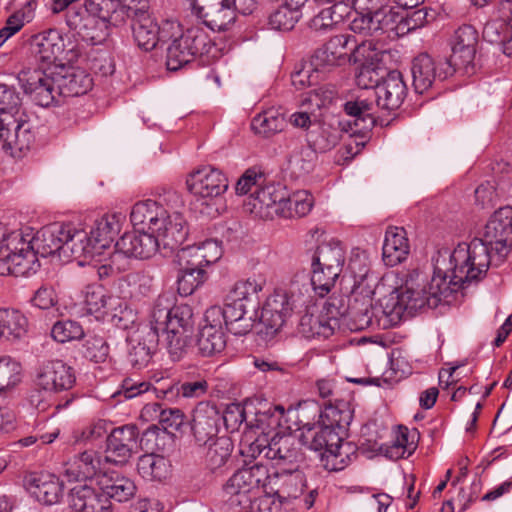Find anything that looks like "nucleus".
Instances as JSON below:
<instances>
[{
  "label": "nucleus",
  "instance_id": "43",
  "mask_svg": "<svg viewBox=\"0 0 512 512\" xmlns=\"http://www.w3.org/2000/svg\"><path fill=\"white\" fill-rule=\"evenodd\" d=\"M263 289V282L255 278L237 281L226 295L229 300L242 303L251 311L256 312L259 304L258 294Z\"/></svg>",
  "mask_w": 512,
  "mask_h": 512
},
{
  "label": "nucleus",
  "instance_id": "17",
  "mask_svg": "<svg viewBox=\"0 0 512 512\" xmlns=\"http://www.w3.org/2000/svg\"><path fill=\"white\" fill-rule=\"evenodd\" d=\"M33 142V135L25 121L14 114L2 113L0 116V146L11 157H21Z\"/></svg>",
  "mask_w": 512,
  "mask_h": 512
},
{
  "label": "nucleus",
  "instance_id": "33",
  "mask_svg": "<svg viewBox=\"0 0 512 512\" xmlns=\"http://www.w3.org/2000/svg\"><path fill=\"white\" fill-rule=\"evenodd\" d=\"M407 87L401 72L390 71L375 90L377 105L385 110L400 107L406 96Z\"/></svg>",
  "mask_w": 512,
  "mask_h": 512
},
{
  "label": "nucleus",
  "instance_id": "60",
  "mask_svg": "<svg viewBox=\"0 0 512 512\" xmlns=\"http://www.w3.org/2000/svg\"><path fill=\"white\" fill-rule=\"evenodd\" d=\"M379 54V59L375 61H360L362 63L361 67L359 68L358 73L356 74V83L360 88L363 89H369L373 87H377L378 84H380L379 79V73L377 71V68L374 67V63L380 61L382 59V53L377 51Z\"/></svg>",
  "mask_w": 512,
  "mask_h": 512
},
{
  "label": "nucleus",
  "instance_id": "29",
  "mask_svg": "<svg viewBox=\"0 0 512 512\" xmlns=\"http://www.w3.org/2000/svg\"><path fill=\"white\" fill-rule=\"evenodd\" d=\"M54 70L60 98L84 95L93 86L91 76L81 68L56 65Z\"/></svg>",
  "mask_w": 512,
  "mask_h": 512
},
{
  "label": "nucleus",
  "instance_id": "11",
  "mask_svg": "<svg viewBox=\"0 0 512 512\" xmlns=\"http://www.w3.org/2000/svg\"><path fill=\"white\" fill-rule=\"evenodd\" d=\"M271 484L266 465L256 463L237 470L224 484L223 491L232 502L246 506L262 489Z\"/></svg>",
  "mask_w": 512,
  "mask_h": 512
},
{
  "label": "nucleus",
  "instance_id": "7",
  "mask_svg": "<svg viewBox=\"0 0 512 512\" xmlns=\"http://www.w3.org/2000/svg\"><path fill=\"white\" fill-rule=\"evenodd\" d=\"M379 59L375 44L372 41H364L358 44L351 35H337L320 49L312 60L316 70H325L348 62L375 61Z\"/></svg>",
  "mask_w": 512,
  "mask_h": 512
},
{
  "label": "nucleus",
  "instance_id": "59",
  "mask_svg": "<svg viewBox=\"0 0 512 512\" xmlns=\"http://www.w3.org/2000/svg\"><path fill=\"white\" fill-rule=\"evenodd\" d=\"M349 28L354 33L363 36H372L376 33L374 12L354 9Z\"/></svg>",
  "mask_w": 512,
  "mask_h": 512
},
{
  "label": "nucleus",
  "instance_id": "56",
  "mask_svg": "<svg viewBox=\"0 0 512 512\" xmlns=\"http://www.w3.org/2000/svg\"><path fill=\"white\" fill-rule=\"evenodd\" d=\"M51 335L59 343L80 339L84 335L82 326L72 320L58 321L52 329Z\"/></svg>",
  "mask_w": 512,
  "mask_h": 512
},
{
  "label": "nucleus",
  "instance_id": "44",
  "mask_svg": "<svg viewBox=\"0 0 512 512\" xmlns=\"http://www.w3.org/2000/svg\"><path fill=\"white\" fill-rule=\"evenodd\" d=\"M28 319L15 309H0V328L4 339L15 341L24 338L28 333Z\"/></svg>",
  "mask_w": 512,
  "mask_h": 512
},
{
  "label": "nucleus",
  "instance_id": "23",
  "mask_svg": "<svg viewBox=\"0 0 512 512\" xmlns=\"http://www.w3.org/2000/svg\"><path fill=\"white\" fill-rule=\"evenodd\" d=\"M220 317L218 309H207L205 312L203 325L200 327L196 341L198 352L204 357L220 353L226 346Z\"/></svg>",
  "mask_w": 512,
  "mask_h": 512
},
{
  "label": "nucleus",
  "instance_id": "19",
  "mask_svg": "<svg viewBox=\"0 0 512 512\" xmlns=\"http://www.w3.org/2000/svg\"><path fill=\"white\" fill-rule=\"evenodd\" d=\"M374 18L376 33L381 31L401 37L421 26L425 15L421 10L407 15L397 7L383 5L374 11Z\"/></svg>",
  "mask_w": 512,
  "mask_h": 512
},
{
  "label": "nucleus",
  "instance_id": "35",
  "mask_svg": "<svg viewBox=\"0 0 512 512\" xmlns=\"http://www.w3.org/2000/svg\"><path fill=\"white\" fill-rule=\"evenodd\" d=\"M338 326L336 318L323 314L317 307L308 309L300 318L298 331L305 338L327 339Z\"/></svg>",
  "mask_w": 512,
  "mask_h": 512
},
{
  "label": "nucleus",
  "instance_id": "26",
  "mask_svg": "<svg viewBox=\"0 0 512 512\" xmlns=\"http://www.w3.org/2000/svg\"><path fill=\"white\" fill-rule=\"evenodd\" d=\"M478 43V33L476 29L470 25L459 27L452 38V54L448 63L456 69H468L473 63L476 54V46Z\"/></svg>",
  "mask_w": 512,
  "mask_h": 512
},
{
  "label": "nucleus",
  "instance_id": "52",
  "mask_svg": "<svg viewBox=\"0 0 512 512\" xmlns=\"http://www.w3.org/2000/svg\"><path fill=\"white\" fill-rule=\"evenodd\" d=\"M340 135L336 129L321 127L318 131L308 134V142L315 152L325 153L333 149L339 142Z\"/></svg>",
  "mask_w": 512,
  "mask_h": 512
},
{
  "label": "nucleus",
  "instance_id": "37",
  "mask_svg": "<svg viewBox=\"0 0 512 512\" xmlns=\"http://www.w3.org/2000/svg\"><path fill=\"white\" fill-rule=\"evenodd\" d=\"M180 26L174 22H167L160 30L157 23L148 15L139 16L133 23V36L138 46L146 51L152 50L158 40L160 34H164L168 30L179 29Z\"/></svg>",
  "mask_w": 512,
  "mask_h": 512
},
{
  "label": "nucleus",
  "instance_id": "22",
  "mask_svg": "<svg viewBox=\"0 0 512 512\" xmlns=\"http://www.w3.org/2000/svg\"><path fill=\"white\" fill-rule=\"evenodd\" d=\"M76 381L72 367L61 360L44 362L37 370L35 384L46 392H62L71 389Z\"/></svg>",
  "mask_w": 512,
  "mask_h": 512
},
{
  "label": "nucleus",
  "instance_id": "46",
  "mask_svg": "<svg viewBox=\"0 0 512 512\" xmlns=\"http://www.w3.org/2000/svg\"><path fill=\"white\" fill-rule=\"evenodd\" d=\"M168 462L160 455L147 453L139 457L137 470L147 480H161L168 474Z\"/></svg>",
  "mask_w": 512,
  "mask_h": 512
},
{
  "label": "nucleus",
  "instance_id": "6",
  "mask_svg": "<svg viewBox=\"0 0 512 512\" xmlns=\"http://www.w3.org/2000/svg\"><path fill=\"white\" fill-rule=\"evenodd\" d=\"M159 242L150 231H132L125 233L115 244V251L102 258L94 259L100 278L109 277L126 271L129 257L148 259L160 250Z\"/></svg>",
  "mask_w": 512,
  "mask_h": 512
},
{
  "label": "nucleus",
  "instance_id": "12",
  "mask_svg": "<svg viewBox=\"0 0 512 512\" xmlns=\"http://www.w3.org/2000/svg\"><path fill=\"white\" fill-rule=\"evenodd\" d=\"M211 41L203 28L194 26L175 37L167 47V68L176 71L197 56L209 53Z\"/></svg>",
  "mask_w": 512,
  "mask_h": 512
},
{
  "label": "nucleus",
  "instance_id": "64",
  "mask_svg": "<svg viewBox=\"0 0 512 512\" xmlns=\"http://www.w3.org/2000/svg\"><path fill=\"white\" fill-rule=\"evenodd\" d=\"M299 441L302 445L314 451H326L325 427L307 428L300 434Z\"/></svg>",
  "mask_w": 512,
  "mask_h": 512
},
{
  "label": "nucleus",
  "instance_id": "30",
  "mask_svg": "<svg viewBox=\"0 0 512 512\" xmlns=\"http://www.w3.org/2000/svg\"><path fill=\"white\" fill-rule=\"evenodd\" d=\"M221 414L209 403H199L193 411L191 429L195 440L200 445L207 444L218 433Z\"/></svg>",
  "mask_w": 512,
  "mask_h": 512
},
{
  "label": "nucleus",
  "instance_id": "40",
  "mask_svg": "<svg viewBox=\"0 0 512 512\" xmlns=\"http://www.w3.org/2000/svg\"><path fill=\"white\" fill-rule=\"evenodd\" d=\"M286 118L280 108L270 107L256 114L251 120L252 131L263 138H270L286 127Z\"/></svg>",
  "mask_w": 512,
  "mask_h": 512
},
{
  "label": "nucleus",
  "instance_id": "20",
  "mask_svg": "<svg viewBox=\"0 0 512 512\" xmlns=\"http://www.w3.org/2000/svg\"><path fill=\"white\" fill-rule=\"evenodd\" d=\"M138 429L135 425L117 427L107 437L104 462L117 466L126 465L138 452Z\"/></svg>",
  "mask_w": 512,
  "mask_h": 512
},
{
  "label": "nucleus",
  "instance_id": "8",
  "mask_svg": "<svg viewBox=\"0 0 512 512\" xmlns=\"http://www.w3.org/2000/svg\"><path fill=\"white\" fill-rule=\"evenodd\" d=\"M345 263V249L338 240L321 243L312 258L311 285L321 297L335 285Z\"/></svg>",
  "mask_w": 512,
  "mask_h": 512
},
{
  "label": "nucleus",
  "instance_id": "58",
  "mask_svg": "<svg viewBox=\"0 0 512 512\" xmlns=\"http://www.w3.org/2000/svg\"><path fill=\"white\" fill-rule=\"evenodd\" d=\"M178 292L183 296L191 295L206 279L205 270L178 271Z\"/></svg>",
  "mask_w": 512,
  "mask_h": 512
},
{
  "label": "nucleus",
  "instance_id": "61",
  "mask_svg": "<svg viewBox=\"0 0 512 512\" xmlns=\"http://www.w3.org/2000/svg\"><path fill=\"white\" fill-rule=\"evenodd\" d=\"M108 353L109 347L101 336H90L83 345L84 357L95 363L105 361Z\"/></svg>",
  "mask_w": 512,
  "mask_h": 512
},
{
  "label": "nucleus",
  "instance_id": "27",
  "mask_svg": "<svg viewBox=\"0 0 512 512\" xmlns=\"http://www.w3.org/2000/svg\"><path fill=\"white\" fill-rule=\"evenodd\" d=\"M324 427L326 451L321 453L324 466L330 471L342 470L351 461L353 447L343 442L341 434L344 432L327 424Z\"/></svg>",
  "mask_w": 512,
  "mask_h": 512
},
{
  "label": "nucleus",
  "instance_id": "62",
  "mask_svg": "<svg viewBox=\"0 0 512 512\" xmlns=\"http://www.w3.org/2000/svg\"><path fill=\"white\" fill-rule=\"evenodd\" d=\"M264 182L263 172L256 167L247 169L238 179L235 185V192L237 195H245L249 193L252 188L258 189Z\"/></svg>",
  "mask_w": 512,
  "mask_h": 512
},
{
  "label": "nucleus",
  "instance_id": "55",
  "mask_svg": "<svg viewBox=\"0 0 512 512\" xmlns=\"http://www.w3.org/2000/svg\"><path fill=\"white\" fill-rule=\"evenodd\" d=\"M301 16V11H296L281 5L270 15L269 25L274 30L289 31L294 28Z\"/></svg>",
  "mask_w": 512,
  "mask_h": 512
},
{
  "label": "nucleus",
  "instance_id": "34",
  "mask_svg": "<svg viewBox=\"0 0 512 512\" xmlns=\"http://www.w3.org/2000/svg\"><path fill=\"white\" fill-rule=\"evenodd\" d=\"M25 486L32 496L46 505L58 503L63 495L62 482L49 473L30 474L25 479Z\"/></svg>",
  "mask_w": 512,
  "mask_h": 512
},
{
  "label": "nucleus",
  "instance_id": "54",
  "mask_svg": "<svg viewBox=\"0 0 512 512\" xmlns=\"http://www.w3.org/2000/svg\"><path fill=\"white\" fill-rule=\"evenodd\" d=\"M21 365L9 356L0 357V391L20 382Z\"/></svg>",
  "mask_w": 512,
  "mask_h": 512
},
{
  "label": "nucleus",
  "instance_id": "51",
  "mask_svg": "<svg viewBox=\"0 0 512 512\" xmlns=\"http://www.w3.org/2000/svg\"><path fill=\"white\" fill-rule=\"evenodd\" d=\"M345 112L354 117L356 126L361 129H369L374 125L375 119L372 116V103L364 99H357L355 101H348L344 105Z\"/></svg>",
  "mask_w": 512,
  "mask_h": 512
},
{
  "label": "nucleus",
  "instance_id": "5",
  "mask_svg": "<svg viewBox=\"0 0 512 512\" xmlns=\"http://www.w3.org/2000/svg\"><path fill=\"white\" fill-rule=\"evenodd\" d=\"M192 316V309L188 305L171 306L165 295L159 296L155 302L149 323L157 334L163 332L166 347L173 359H179L186 347L193 326Z\"/></svg>",
  "mask_w": 512,
  "mask_h": 512
},
{
  "label": "nucleus",
  "instance_id": "49",
  "mask_svg": "<svg viewBox=\"0 0 512 512\" xmlns=\"http://www.w3.org/2000/svg\"><path fill=\"white\" fill-rule=\"evenodd\" d=\"M285 202V208L290 214H282L284 218L306 216L314 205L313 196L306 190L297 191L291 196L285 191Z\"/></svg>",
  "mask_w": 512,
  "mask_h": 512
},
{
  "label": "nucleus",
  "instance_id": "53",
  "mask_svg": "<svg viewBox=\"0 0 512 512\" xmlns=\"http://www.w3.org/2000/svg\"><path fill=\"white\" fill-rule=\"evenodd\" d=\"M170 435L156 425L149 426L142 434L138 445L149 453L163 451Z\"/></svg>",
  "mask_w": 512,
  "mask_h": 512
},
{
  "label": "nucleus",
  "instance_id": "28",
  "mask_svg": "<svg viewBox=\"0 0 512 512\" xmlns=\"http://www.w3.org/2000/svg\"><path fill=\"white\" fill-rule=\"evenodd\" d=\"M209 309H218L220 312V324L225 325L234 335H246L252 328L257 317L256 312L251 311L242 303L229 300L226 296L224 306H212Z\"/></svg>",
  "mask_w": 512,
  "mask_h": 512
},
{
  "label": "nucleus",
  "instance_id": "45",
  "mask_svg": "<svg viewBox=\"0 0 512 512\" xmlns=\"http://www.w3.org/2000/svg\"><path fill=\"white\" fill-rule=\"evenodd\" d=\"M36 54L47 64H56L64 53V41L56 30H49L39 36Z\"/></svg>",
  "mask_w": 512,
  "mask_h": 512
},
{
  "label": "nucleus",
  "instance_id": "36",
  "mask_svg": "<svg viewBox=\"0 0 512 512\" xmlns=\"http://www.w3.org/2000/svg\"><path fill=\"white\" fill-rule=\"evenodd\" d=\"M410 252L407 233L404 228L390 226L385 232L382 247L383 261L387 266H396L405 261Z\"/></svg>",
  "mask_w": 512,
  "mask_h": 512
},
{
  "label": "nucleus",
  "instance_id": "14",
  "mask_svg": "<svg viewBox=\"0 0 512 512\" xmlns=\"http://www.w3.org/2000/svg\"><path fill=\"white\" fill-rule=\"evenodd\" d=\"M55 70L49 67L47 71L28 69L20 72L18 80L21 88L32 101L41 107H50L59 103L60 94Z\"/></svg>",
  "mask_w": 512,
  "mask_h": 512
},
{
  "label": "nucleus",
  "instance_id": "24",
  "mask_svg": "<svg viewBox=\"0 0 512 512\" xmlns=\"http://www.w3.org/2000/svg\"><path fill=\"white\" fill-rule=\"evenodd\" d=\"M271 491L273 492L272 504L277 500L280 505L290 504L298 499L307 487L305 474L298 468L282 470L271 477Z\"/></svg>",
  "mask_w": 512,
  "mask_h": 512
},
{
  "label": "nucleus",
  "instance_id": "39",
  "mask_svg": "<svg viewBox=\"0 0 512 512\" xmlns=\"http://www.w3.org/2000/svg\"><path fill=\"white\" fill-rule=\"evenodd\" d=\"M107 498L126 502L136 494L137 487L132 479L118 473H103L98 481Z\"/></svg>",
  "mask_w": 512,
  "mask_h": 512
},
{
  "label": "nucleus",
  "instance_id": "31",
  "mask_svg": "<svg viewBox=\"0 0 512 512\" xmlns=\"http://www.w3.org/2000/svg\"><path fill=\"white\" fill-rule=\"evenodd\" d=\"M68 499L74 512H112V503L107 496L86 484L74 486Z\"/></svg>",
  "mask_w": 512,
  "mask_h": 512
},
{
  "label": "nucleus",
  "instance_id": "16",
  "mask_svg": "<svg viewBox=\"0 0 512 512\" xmlns=\"http://www.w3.org/2000/svg\"><path fill=\"white\" fill-rule=\"evenodd\" d=\"M285 205V189L279 185L269 184L251 193L244 203V208L255 217L273 219L275 216L289 214Z\"/></svg>",
  "mask_w": 512,
  "mask_h": 512
},
{
  "label": "nucleus",
  "instance_id": "9",
  "mask_svg": "<svg viewBox=\"0 0 512 512\" xmlns=\"http://www.w3.org/2000/svg\"><path fill=\"white\" fill-rule=\"evenodd\" d=\"M85 308L97 320H109L121 329H128L135 321V314L118 296L98 284L88 285L85 290Z\"/></svg>",
  "mask_w": 512,
  "mask_h": 512
},
{
  "label": "nucleus",
  "instance_id": "25",
  "mask_svg": "<svg viewBox=\"0 0 512 512\" xmlns=\"http://www.w3.org/2000/svg\"><path fill=\"white\" fill-rule=\"evenodd\" d=\"M129 361L138 368L148 364L159 343V334L150 323L140 325L127 338Z\"/></svg>",
  "mask_w": 512,
  "mask_h": 512
},
{
  "label": "nucleus",
  "instance_id": "15",
  "mask_svg": "<svg viewBox=\"0 0 512 512\" xmlns=\"http://www.w3.org/2000/svg\"><path fill=\"white\" fill-rule=\"evenodd\" d=\"M186 186L197 201L210 205L224 195L229 183L227 177L220 170L204 166L187 176Z\"/></svg>",
  "mask_w": 512,
  "mask_h": 512
},
{
  "label": "nucleus",
  "instance_id": "1",
  "mask_svg": "<svg viewBox=\"0 0 512 512\" xmlns=\"http://www.w3.org/2000/svg\"><path fill=\"white\" fill-rule=\"evenodd\" d=\"M120 231V218L106 214L95 220L89 231L73 223H52L37 231L24 234L36 256L47 257L56 252L94 260L111 248Z\"/></svg>",
  "mask_w": 512,
  "mask_h": 512
},
{
  "label": "nucleus",
  "instance_id": "47",
  "mask_svg": "<svg viewBox=\"0 0 512 512\" xmlns=\"http://www.w3.org/2000/svg\"><path fill=\"white\" fill-rule=\"evenodd\" d=\"M354 410L350 402L345 400L337 401L335 404H329L325 407L323 416L326 418L327 425L333 426L345 432L353 419Z\"/></svg>",
  "mask_w": 512,
  "mask_h": 512
},
{
  "label": "nucleus",
  "instance_id": "2",
  "mask_svg": "<svg viewBox=\"0 0 512 512\" xmlns=\"http://www.w3.org/2000/svg\"><path fill=\"white\" fill-rule=\"evenodd\" d=\"M512 246V207L498 209L484 227L481 238L459 244L451 254V263H456L464 278L472 281L482 279L491 262V252L505 257Z\"/></svg>",
  "mask_w": 512,
  "mask_h": 512
},
{
  "label": "nucleus",
  "instance_id": "13",
  "mask_svg": "<svg viewBox=\"0 0 512 512\" xmlns=\"http://www.w3.org/2000/svg\"><path fill=\"white\" fill-rule=\"evenodd\" d=\"M291 283L288 288L276 289L265 301L260 315V322L266 334L277 333L286 323L302 295L301 289Z\"/></svg>",
  "mask_w": 512,
  "mask_h": 512
},
{
  "label": "nucleus",
  "instance_id": "42",
  "mask_svg": "<svg viewBox=\"0 0 512 512\" xmlns=\"http://www.w3.org/2000/svg\"><path fill=\"white\" fill-rule=\"evenodd\" d=\"M483 37L492 44L502 46L503 53L512 56V18H496L484 26Z\"/></svg>",
  "mask_w": 512,
  "mask_h": 512
},
{
  "label": "nucleus",
  "instance_id": "3",
  "mask_svg": "<svg viewBox=\"0 0 512 512\" xmlns=\"http://www.w3.org/2000/svg\"><path fill=\"white\" fill-rule=\"evenodd\" d=\"M181 203V196L174 190L166 191L159 200L139 201L132 207L130 219L134 226L150 231L160 248L174 250L181 245L188 229L182 214L172 211Z\"/></svg>",
  "mask_w": 512,
  "mask_h": 512
},
{
  "label": "nucleus",
  "instance_id": "48",
  "mask_svg": "<svg viewBox=\"0 0 512 512\" xmlns=\"http://www.w3.org/2000/svg\"><path fill=\"white\" fill-rule=\"evenodd\" d=\"M34 8L35 3L29 2L26 7L15 11L8 17L5 26L0 30V46L18 33L25 23H29L33 20Z\"/></svg>",
  "mask_w": 512,
  "mask_h": 512
},
{
  "label": "nucleus",
  "instance_id": "21",
  "mask_svg": "<svg viewBox=\"0 0 512 512\" xmlns=\"http://www.w3.org/2000/svg\"><path fill=\"white\" fill-rule=\"evenodd\" d=\"M454 72L455 69L451 63L447 61L436 63L430 55L421 53L414 58L411 67L414 89L422 94L431 88L437 79L443 80Z\"/></svg>",
  "mask_w": 512,
  "mask_h": 512
},
{
  "label": "nucleus",
  "instance_id": "10",
  "mask_svg": "<svg viewBox=\"0 0 512 512\" xmlns=\"http://www.w3.org/2000/svg\"><path fill=\"white\" fill-rule=\"evenodd\" d=\"M27 237L20 232H12L0 245V275L15 277L35 273L40 266L35 251Z\"/></svg>",
  "mask_w": 512,
  "mask_h": 512
},
{
  "label": "nucleus",
  "instance_id": "63",
  "mask_svg": "<svg viewBox=\"0 0 512 512\" xmlns=\"http://www.w3.org/2000/svg\"><path fill=\"white\" fill-rule=\"evenodd\" d=\"M409 431L406 427L398 428L395 440L389 448L388 453L391 458H403L407 454L409 456L414 450V443L409 442Z\"/></svg>",
  "mask_w": 512,
  "mask_h": 512
},
{
  "label": "nucleus",
  "instance_id": "41",
  "mask_svg": "<svg viewBox=\"0 0 512 512\" xmlns=\"http://www.w3.org/2000/svg\"><path fill=\"white\" fill-rule=\"evenodd\" d=\"M87 10L102 21L118 26L128 18L130 8L120 0H89Z\"/></svg>",
  "mask_w": 512,
  "mask_h": 512
},
{
  "label": "nucleus",
  "instance_id": "18",
  "mask_svg": "<svg viewBox=\"0 0 512 512\" xmlns=\"http://www.w3.org/2000/svg\"><path fill=\"white\" fill-rule=\"evenodd\" d=\"M193 13L213 31L228 30L236 20V0H189Z\"/></svg>",
  "mask_w": 512,
  "mask_h": 512
},
{
  "label": "nucleus",
  "instance_id": "32",
  "mask_svg": "<svg viewBox=\"0 0 512 512\" xmlns=\"http://www.w3.org/2000/svg\"><path fill=\"white\" fill-rule=\"evenodd\" d=\"M104 459L95 450H85L65 464L64 475L69 481H81L101 476Z\"/></svg>",
  "mask_w": 512,
  "mask_h": 512
},
{
  "label": "nucleus",
  "instance_id": "38",
  "mask_svg": "<svg viewBox=\"0 0 512 512\" xmlns=\"http://www.w3.org/2000/svg\"><path fill=\"white\" fill-rule=\"evenodd\" d=\"M299 438L293 435H275L266 449V459L277 460L287 464H298L304 460L299 447Z\"/></svg>",
  "mask_w": 512,
  "mask_h": 512
},
{
  "label": "nucleus",
  "instance_id": "50",
  "mask_svg": "<svg viewBox=\"0 0 512 512\" xmlns=\"http://www.w3.org/2000/svg\"><path fill=\"white\" fill-rule=\"evenodd\" d=\"M233 443L229 437L222 436L217 438L208 448L206 453V462L211 470L218 469L226 464L231 452Z\"/></svg>",
  "mask_w": 512,
  "mask_h": 512
},
{
  "label": "nucleus",
  "instance_id": "4",
  "mask_svg": "<svg viewBox=\"0 0 512 512\" xmlns=\"http://www.w3.org/2000/svg\"><path fill=\"white\" fill-rule=\"evenodd\" d=\"M452 274L450 280L439 269H435L433 276L429 281L413 283L411 280L405 285V289L396 295L391 294L389 302L392 308L389 311L383 310V313L389 317L391 323L400 320L404 311L410 313L428 308H436L442 302L449 303V298L457 292L464 284L472 282L470 278H464L458 269L456 263L450 262Z\"/></svg>",
  "mask_w": 512,
  "mask_h": 512
},
{
  "label": "nucleus",
  "instance_id": "57",
  "mask_svg": "<svg viewBox=\"0 0 512 512\" xmlns=\"http://www.w3.org/2000/svg\"><path fill=\"white\" fill-rule=\"evenodd\" d=\"M175 262L178 267V271H189V270H205L203 262L198 253L197 247L194 245L181 248L177 251L175 256Z\"/></svg>",
  "mask_w": 512,
  "mask_h": 512
}]
</instances>
